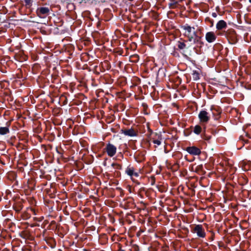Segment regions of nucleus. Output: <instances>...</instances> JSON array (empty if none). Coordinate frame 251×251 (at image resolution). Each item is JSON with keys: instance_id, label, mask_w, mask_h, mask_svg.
<instances>
[{"instance_id": "nucleus-13", "label": "nucleus", "mask_w": 251, "mask_h": 251, "mask_svg": "<svg viewBox=\"0 0 251 251\" xmlns=\"http://www.w3.org/2000/svg\"><path fill=\"white\" fill-rule=\"evenodd\" d=\"M201 128L200 126H196L194 127V132L197 134H199L201 133Z\"/></svg>"}, {"instance_id": "nucleus-15", "label": "nucleus", "mask_w": 251, "mask_h": 251, "mask_svg": "<svg viewBox=\"0 0 251 251\" xmlns=\"http://www.w3.org/2000/svg\"><path fill=\"white\" fill-rule=\"evenodd\" d=\"M185 46H186L185 44L184 43H182V42L179 43L178 45V47L180 49H183L184 48H185Z\"/></svg>"}, {"instance_id": "nucleus-5", "label": "nucleus", "mask_w": 251, "mask_h": 251, "mask_svg": "<svg viewBox=\"0 0 251 251\" xmlns=\"http://www.w3.org/2000/svg\"><path fill=\"white\" fill-rule=\"evenodd\" d=\"M49 9L48 7H40L37 10V13L40 18H45L49 13Z\"/></svg>"}, {"instance_id": "nucleus-19", "label": "nucleus", "mask_w": 251, "mask_h": 251, "mask_svg": "<svg viewBox=\"0 0 251 251\" xmlns=\"http://www.w3.org/2000/svg\"><path fill=\"white\" fill-rule=\"evenodd\" d=\"M123 251V250H122V251Z\"/></svg>"}, {"instance_id": "nucleus-4", "label": "nucleus", "mask_w": 251, "mask_h": 251, "mask_svg": "<svg viewBox=\"0 0 251 251\" xmlns=\"http://www.w3.org/2000/svg\"><path fill=\"white\" fill-rule=\"evenodd\" d=\"M105 150L108 155L112 157L116 154L117 148L114 145L108 144L105 148Z\"/></svg>"}, {"instance_id": "nucleus-10", "label": "nucleus", "mask_w": 251, "mask_h": 251, "mask_svg": "<svg viewBox=\"0 0 251 251\" xmlns=\"http://www.w3.org/2000/svg\"><path fill=\"white\" fill-rule=\"evenodd\" d=\"M226 23L224 20L219 21L216 25V28L218 30H221L226 27Z\"/></svg>"}, {"instance_id": "nucleus-12", "label": "nucleus", "mask_w": 251, "mask_h": 251, "mask_svg": "<svg viewBox=\"0 0 251 251\" xmlns=\"http://www.w3.org/2000/svg\"><path fill=\"white\" fill-rule=\"evenodd\" d=\"M192 77L194 80H197L200 78V73L197 71H193Z\"/></svg>"}, {"instance_id": "nucleus-8", "label": "nucleus", "mask_w": 251, "mask_h": 251, "mask_svg": "<svg viewBox=\"0 0 251 251\" xmlns=\"http://www.w3.org/2000/svg\"><path fill=\"white\" fill-rule=\"evenodd\" d=\"M122 133L130 137L135 136L137 135L136 132L132 128L123 129Z\"/></svg>"}, {"instance_id": "nucleus-2", "label": "nucleus", "mask_w": 251, "mask_h": 251, "mask_svg": "<svg viewBox=\"0 0 251 251\" xmlns=\"http://www.w3.org/2000/svg\"><path fill=\"white\" fill-rule=\"evenodd\" d=\"M192 232L197 234V236L199 237L204 238L205 236V232L204 229L201 225L195 226L192 230Z\"/></svg>"}, {"instance_id": "nucleus-11", "label": "nucleus", "mask_w": 251, "mask_h": 251, "mask_svg": "<svg viewBox=\"0 0 251 251\" xmlns=\"http://www.w3.org/2000/svg\"><path fill=\"white\" fill-rule=\"evenodd\" d=\"M9 130L7 127H0V134L5 135L9 133Z\"/></svg>"}, {"instance_id": "nucleus-17", "label": "nucleus", "mask_w": 251, "mask_h": 251, "mask_svg": "<svg viewBox=\"0 0 251 251\" xmlns=\"http://www.w3.org/2000/svg\"><path fill=\"white\" fill-rule=\"evenodd\" d=\"M213 16L215 17L216 16V14L215 13H213Z\"/></svg>"}, {"instance_id": "nucleus-9", "label": "nucleus", "mask_w": 251, "mask_h": 251, "mask_svg": "<svg viewBox=\"0 0 251 251\" xmlns=\"http://www.w3.org/2000/svg\"><path fill=\"white\" fill-rule=\"evenodd\" d=\"M186 151L190 154L193 155H199L201 153V151L199 149L195 147H188Z\"/></svg>"}, {"instance_id": "nucleus-14", "label": "nucleus", "mask_w": 251, "mask_h": 251, "mask_svg": "<svg viewBox=\"0 0 251 251\" xmlns=\"http://www.w3.org/2000/svg\"><path fill=\"white\" fill-rule=\"evenodd\" d=\"M161 138L159 136H158L157 139H152V142L154 144H156L157 145L159 146L161 144Z\"/></svg>"}, {"instance_id": "nucleus-16", "label": "nucleus", "mask_w": 251, "mask_h": 251, "mask_svg": "<svg viewBox=\"0 0 251 251\" xmlns=\"http://www.w3.org/2000/svg\"><path fill=\"white\" fill-rule=\"evenodd\" d=\"M29 1H30V0H25V2L27 4L29 2Z\"/></svg>"}, {"instance_id": "nucleus-1", "label": "nucleus", "mask_w": 251, "mask_h": 251, "mask_svg": "<svg viewBox=\"0 0 251 251\" xmlns=\"http://www.w3.org/2000/svg\"><path fill=\"white\" fill-rule=\"evenodd\" d=\"M182 28L184 30V36L187 38L189 42L196 44L200 41L201 37L198 35V30L194 27L186 25L183 26Z\"/></svg>"}, {"instance_id": "nucleus-3", "label": "nucleus", "mask_w": 251, "mask_h": 251, "mask_svg": "<svg viewBox=\"0 0 251 251\" xmlns=\"http://www.w3.org/2000/svg\"><path fill=\"white\" fill-rule=\"evenodd\" d=\"M199 118L201 123H206L210 119V115L206 111L202 110L199 114Z\"/></svg>"}, {"instance_id": "nucleus-18", "label": "nucleus", "mask_w": 251, "mask_h": 251, "mask_svg": "<svg viewBox=\"0 0 251 251\" xmlns=\"http://www.w3.org/2000/svg\"><path fill=\"white\" fill-rule=\"evenodd\" d=\"M250 2L251 3V0H249Z\"/></svg>"}, {"instance_id": "nucleus-7", "label": "nucleus", "mask_w": 251, "mask_h": 251, "mask_svg": "<svg viewBox=\"0 0 251 251\" xmlns=\"http://www.w3.org/2000/svg\"><path fill=\"white\" fill-rule=\"evenodd\" d=\"M216 39V36L213 32L210 31L206 33L205 39L208 43H212Z\"/></svg>"}, {"instance_id": "nucleus-6", "label": "nucleus", "mask_w": 251, "mask_h": 251, "mask_svg": "<svg viewBox=\"0 0 251 251\" xmlns=\"http://www.w3.org/2000/svg\"><path fill=\"white\" fill-rule=\"evenodd\" d=\"M126 173L133 179L134 177L139 176V173L135 172L134 169L132 167H128L126 170Z\"/></svg>"}]
</instances>
